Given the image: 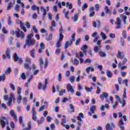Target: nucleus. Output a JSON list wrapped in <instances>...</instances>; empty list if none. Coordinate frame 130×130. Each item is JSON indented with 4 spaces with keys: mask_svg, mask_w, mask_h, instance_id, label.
<instances>
[{
    "mask_svg": "<svg viewBox=\"0 0 130 130\" xmlns=\"http://www.w3.org/2000/svg\"><path fill=\"white\" fill-rule=\"evenodd\" d=\"M15 35L17 38L24 39V38L25 37V34L23 32V31H21L20 28H17V30H15Z\"/></svg>",
    "mask_w": 130,
    "mask_h": 130,
    "instance_id": "nucleus-1",
    "label": "nucleus"
},
{
    "mask_svg": "<svg viewBox=\"0 0 130 130\" xmlns=\"http://www.w3.org/2000/svg\"><path fill=\"white\" fill-rule=\"evenodd\" d=\"M3 59H6V58H8V59H11V58H12V55H11V49H6V54H4L3 55Z\"/></svg>",
    "mask_w": 130,
    "mask_h": 130,
    "instance_id": "nucleus-2",
    "label": "nucleus"
},
{
    "mask_svg": "<svg viewBox=\"0 0 130 130\" xmlns=\"http://www.w3.org/2000/svg\"><path fill=\"white\" fill-rule=\"evenodd\" d=\"M8 121H9V120H8V118L5 116H2L1 117L0 123L2 128H5V126H6V124H7V122H8Z\"/></svg>",
    "mask_w": 130,
    "mask_h": 130,
    "instance_id": "nucleus-3",
    "label": "nucleus"
},
{
    "mask_svg": "<svg viewBox=\"0 0 130 130\" xmlns=\"http://www.w3.org/2000/svg\"><path fill=\"white\" fill-rule=\"evenodd\" d=\"M13 57L14 61H18L19 64H22L23 63V58L18 57L17 53H14Z\"/></svg>",
    "mask_w": 130,
    "mask_h": 130,
    "instance_id": "nucleus-4",
    "label": "nucleus"
},
{
    "mask_svg": "<svg viewBox=\"0 0 130 130\" xmlns=\"http://www.w3.org/2000/svg\"><path fill=\"white\" fill-rule=\"evenodd\" d=\"M16 23L18 24H20V28L21 29H22V30H23L24 32H27L26 27H25L24 23L22 21L20 20V19H18L16 20Z\"/></svg>",
    "mask_w": 130,
    "mask_h": 130,
    "instance_id": "nucleus-5",
    "label": "nucleus"
},
{
    "mask_svg": "<svg viewBox=\"0 0 130 130\" xmlns=\"http://www.w3.org/2000/svg\"><path fill=\"white\" fill-rule=\"evenodd\" d=\"M35 44V40L30 39V40H25V45L27 46H33Z\"/></svg>",
    "mask_w": 130,
    "mask_h": 130,
    "instance_id": "nucleus-6",
    "label": "nucleus"
},
{
    "mask_svg": "<svg viewBox=\"0 0 130 130\" xmlns=\"http://www.w3.org/2000/svg\"><path fill=\"white\" fill-rule=\"evenodd\" d=\"M82 118H84V114L82 113H80L79 114V116H77V119L79 120L78 122V126H81V125H82V122H81L83 121V119Z\"/></svg>",
    "mask_w": 130,
    "mask_h": 130,
    "instance_id": "nucleus-7",
    "label": "nucleus"
},
{
    "mask_svg": "<svg viewBox=\"0 0 130 130\" xmlns=\"http://www.w3.org/2000/svg\"><path fill=\"white\" fill-rule=\"evenodd\" d=\"M13 99H15V95L14 93L10 94V97L8 99V102L7 103V105L9 107L12 106V102H13Z\"/></svg>",
    "mask_w": 130,
    "mask_h": 130,
    "instance_id": "nucleus-8",
    "label": "nucleus"
},
{
    "mask_svg": "<svg viewBox=\"0 0 130 130\" xmlns=\"http://www.w3.org/2000/svg\"><path fill=\"white\" fill-rule=\"evenodd\" d=\"M95 110H96V107H95V105L90 106L89 108L90 111L88 112V115H89V116H92V114L95 113Z\"/></svg>",
    "mask_w": 130,
    "mask_h": 130,
    "instance_id": "nucleus-9",
    "label": "nucleus"
},
{
    "mask_svg": "<svg viewBox=\"0 0 130 130\" xmlns=\"http://www.w3.org/2000/svg\"><path fill=\"white\" fill-rule=\"evenodd\" d=\"M117 22L116 23V25L117 26L116 27V29H120L121 28V23L122 22L120 20V18L119 17H117L116 18Z\"/></svg>",
    "mask_w": 130,
    "mask_h": 130,
    "instance_id": "nucleus-10",
    "label": "nucleus"
},
{
    "mask_svg": "<svg viewBox=\"0 0 130 130\" xmlns=\"http://www.w3.org/2000/svg\"><path fill=\"white\" fill-rule=\"evenodd\" d=\"M10 115H11V116H12V117H13L14 118L15 122H17L18 121V116H17V115L15 113L14 110H10Z\"/></svg>",
    "mask_w": 130,
    "mask_h": 130,
    "instance_id": "nucleus-11",
    "label": "nucleus"
},
{
    "mask_svg": "<svg viewBox=\"0 0 130 130\" xmlns=\"http://www.w3.org/2000/svg\"><path fill=\"white\" fill-rule=\"evenodd\" d=\"M31 113L32 114L33 120H34V121H36L37 120V116H36V114H37V113L35 112V108L34 107L31 108Z\"/></svg>",
    "mask_w": 130,
    "mask_h": 130,
    "instance_id": "nucleus-12",
    "label": "nucleus"
},
{
    "mask_svg": "<svg viewBox=\"0 0 130 130\" xmlns=\"http://www.w3.org/2000/svg\"><path fill=\"white\" fill-rule=\"evenodd\" d=\"M115 128V125L114 124H112L110 125V124L107 123L106 125V130H113V128Z\"/></svg>",
    "mask_w": 130,
    "mask_h": 130,
    "instance_id": "nucleus-13",
    "label": "nucleus"
},
{
    "mask_svg": "<svg viewBox=\"0 0 130 130\" xmlns=\"http://www.w3.org/2000/svg\"><path fill=\"white\" fill-rule=\"evenodd\" d=\"M117 57L120 59H123V58H124V53L120 51H118V55H117Z\"/></svg>",
    "mask_w": 130,
    "mask_h": 130,
    "instance_id": "nucleus-14",
    "label": "nucleus"
},
{
    "mask_svg": "<svg viewBox=\"0 0 130 130\" xmlns=\"http://www.w3.org/2000/svg\"><path fill=\"white\" fill-rule=\"evenodd\" d=\"M67 89L68 92H71V93H75V90L71 84H68L67 85Z\"/></svg>",
    "mask_w": 130,
    "mask_h": 130,
    "instance_id": "nucleus-15",
    "label": "nucleus"
},
{
    "mask_svg": "<svg viewBox=\"0 0 130 130\" xmlns=\"http://www.w3.org/2000/svg\"><path fill=\"white\" fill-rule=\"evenodd\" d=\"M108 96H109V95L107 92H104V93H103V94L100 95V98H101V99L102 100V101H103V100H104V98L107 99V98H108Z\"/></svg>",
    "mask_w": 130,
    "mask_h": 130,
    "instance_id": "nucleus-16",
    "label": "nucleus"
},
{
    "mask_svg": "<svg viewBox=\"0 0 130 130\" xmlns=\"http://www.w3.org/2000/svg\"><path fill=\"white\" fill-rule=\"evenodd\" d=\"M124 124V122H123V119L122 118H121L119 121V127L120 129L121 130H124V126L123 125Z\"/></svg>",
    "mask_w": 130,
    "mask_h": 130,
    "instance_id": "nucleus-17",
    "label": "nucleus"
},
{
    "mask_svg": "<svg viewBox=\"0 0 130 130\" xmlns=\"http://www.w3.org/2000/svg\"><path fill=\"white\" fill-rule=\"evenodd\" d=\"M89 17H94L95 16V11H94V7H90L89 9Z\"/></svg>",
    "mask_w": 130,
    "mask_h": 130,
    "instance_id": "nucleus-18",
    "label": "nucleus"
},
{
    "mask_svg": "<svg viewBox=\"0 0 130 130\" xmlns=\"http://www.w3.org/2000/svg\"><path fill=\"white\" fill-rule=\"evenodd\" d=\"M30 9L32 11H36L37 10V13L39 14V7L38 6H36V5H32Z\"/></svg>",
    "mask_w": 130,
    "mask_h": 130,
    "instance_id": "nucleus-19",
    "label": "nucleus"
},
{
    "mask_svg": "<svg viewBox=\"0 0 130 130\" xmlns=\"http://www.w3.org/2000/svg\"><path fill=\"white\" fill-rule=\"evenodd\" d=\"M72 20H73L74 22H77L78 20H79V14L75 13L74 16L72 17Z\"/></svg>",
    "mask_w": 130,
    "mask_h": 130,
    "instance_id": "nucleus-20",
    "label": "nucleus"
},
{
    "mask_svg": "<svg viewBox=\"0 0 130 130\" xmlns=\"http://www.w3.org/2000/svg\"><path fill=\"white\" fill-rule=\"evenodd\" d=\"M24 68L25 70H27V71H31L32 70V67L27 63H25L24 64Z\"/></svg>",
    "mask_w": 130,
    "mask_h": 130,
    "instance_id": "nucleus-21",
    "label": "nucleus"
},
{
    "mask_svg": "<svg viewBox=\"0 0 130 130\" xmlns=\"http://www.w3.org/2000/svg\"><path fill=\"white\" fill-rule=\"evenodd\" d=\"M35 51H36V50H35V49H32V50H30L29 51V52L30 53V56H31V57H32L33 58H35V57H36Z\"/></svg>",
    "mask_w": 130,
    "mask_h": 130,
    "instance_id": "nucleus-22",
    "label": "nucleus"
},
{
    "mask_svg": "<svg viewBox=\"0 0 130 130\" xmlns=\"http://www.w3.org/2000/svg\"><path fill=\"white\" fill-rule=\"evenodd\" d=\"M56 27V22L55 20H53L52 21V25L50 27L51 31H53V27Z\"/></svg>",
    "mask_w": 130,
    "mask_h": 130,
    "instance_id": "nucleus-23",
    "label": "nucleus"
},
{
    "mask_svg": "<svg viewBox=\"0 0 130 130\" xmlns=\"http://www.w3.org/2000/svg\"><path fill=\"white\" fill-rule=\"evenodd\" d=\"M76 55L77 58H80V57H84V54L83 52H82V51H80L79 52V53H76Z\"/></svg>",
    "mask_w": 130,
    "mask_h": 130,
    "instance_id": "nucleus-24",
    "label": "nucleus"
},
{
    "mask_svg": "<svg viewBox=\"0 0 130 130\" xmlns=\"http://www.w3.org/2000/svg\"><path fill=\"white\" fill-rule=\"evenodd\" d=\"M47 85H48V80L47 79H45V85L43 87V89L44 91H46V89H47Z\"/></svg>",
    "mask_w": 130,
    "mask_h": 130,
    "instance_id": "nucleus-25",
    "label": "nucleus"
},
{
    "mask_svg": "<svg viewBox=\"0 0 130 130\" xmlns=\"http://www.w3.org/2000/svg\"><path fill=\"white\" fill-rule=\"evenodd\" d=\"M44 121H45V118H44V117H42L40 120L37 121L38 124L40 125V124H42Z\"/></svg>",
    "mask_w": 130,
    "mask_h": 130,
    "instance_id": "nucleus-26",
    "label": "nucleus"
},
{
    "mask_svg": "<svg viewBox=\"0 0 130 130\" xmlns=\"http://www.w3.org/2000/svg\"><path fill=\"white\" fill-rule=\"evenodd\" d=\"M12 72V70H11V68L10 67H8L6 70L5 71V72H4V75H10V74H11Z\"/></svg>",
    "mask_w": 130,
    "mask_h": 130,
    "instance_id": "nucleus-27",
    "label": "nucleus"
},
{
    "mask_svg": "<svg viewBox=\"0 0 130 130\" xmlns=\"http://www.w3.org/2000/svg\"><path fill=\"white\" fill-rule=\"evenodd\" d=\"M99 54L101 57H106L107 54L103 51H100L99 52Z\"/></svg>",
    "mask_w": 130,
    "mask_h": 130,
    "instance_id": "nucleus-28",
    "label": "nucleus"
},
{
    "mask_svg": "<svg viewBox=\"0 0 130 130\" xmlns=\"http://www.w3.org/2000/svg\"><path fill=\"white\" fill-rule=\"evenodd\" d=\"M106 76L108 78H112V73L110 72L109 70H107L106 72Z\"/></svg>",
    "mask_w": 130,
    "mask_h": 130,
    "instance_id": "nucleus-29",
    "label": "nucleus"
},
{
    "mask_svg": "<svg viewBox=\"0 0 130 130\" xmlns=\"http://www.w3.org/2000/svg\"><path fill=\"white\" fill-rule=\"evenodd\" d=\"M90 72H93L94 71V68L93 67H87L85 71L87 74H89L90 73Z\"/></svg>",
    "mask_w": 130,
    "mask_h": 130,
    "instance_id": "nucleus-30",
    "label": "nucleus"
},
{
    "mask_svg": "<svg viewBox=\"0 0 130 130\" xmlns=\"http://www.w3.org/2000/svg\"><path fill=\"white\" fill-rule=\"evenodd\" d=\"M101 49V47L100 46V48H98L97 46H94L93 47V50L94 52H96V53H98L99 51H100V50Z\"/></svg>",
    "mask_w": 130,
    "mask_h": 130,
    "instance_id": "nucleus-31",
    "label": "nucleus"
},
{
    "mask_svg": "<svg viewBox=\"0 0 130 130\" xmlns=\"http://www.w3.org/2000/svg\"><path fill=\"white\" fill-rule=\"evenodd\" d=\"M6 81V75L3 74L2 76H0V82H4Z\"/></svg>",
    "mask_w": 130,
    "mask_h": 130,
    "instance_id": "nucleus-32",
    "label": "nucleus"
},
{
    "mask_svg": "<svg viewBox=\"0 0 130 130\" xmlns=\"http://www.w3.org/2000/svg\"><path fill=\"white\" fill-rule=\"evenodd\" d=\"M72 62L74 64V66H78L79 64V63L80 62V61L78 60L77 59H74L73 61Z\"/></svg>",
    "mask_w": 130,
    "mask_h": 130,
    "instance_id": "nucleus-33",
    "label": "nucleus"
},
{
    "mask_svg": "<svg viewBox=\"0 0 130 130\" xmlns=\"http://www.w3.org/2000/svg\"><path fill=\"white\" fill-rule=\"evenodd\" d=\"M8 25L9 26L13 25V21H12V17L10 16H8Z\"/></svg>",
    "mask_w": 130,
    "mask_h": 130,
    "instance_id": "nucleus-34",
    "label": "nucleus"
},
{
    "mask_svg": "<svg viewBox=\"0 0 130 130\" xmlns=\"http://www.w3.org/2000/svg\"><path fill=\"white\" fill-rule=\"evenodd\" d=\"M19 121H20V124H22V126H25V124L23 122V117L22 116L19 117Z\"/></svg>",
    "mask_w": 130,
    "mask_h": 130,
    "instance_id": "nucleus-35",
    "label": "nucleus"
},
{
    "mask_svg": "<svg viewBox=\"0 0 130 130\" xmlns=\"http://www.w3.org/2000/svg\"><path fill=\"white\" fill-rule=\"evenodd\" d=\"M33 36H34V34H30L28 35L26 37V40H31L32 37H33Z\"/></svg>",
    "mask_w": 130,
    "mask_h": 130,
    "instance_id": "nucleus-36",
    "label": "nucleus"
},
{
    "mask_svg": "<svg viewBox=\"0 0 130 130\" xmlns=\"http://www.w3.org/2000/svg\"><path fill=\"white\" fill-rule=\"evenodd\" d=\"M104 10L105 11L106 14H109L110 13V10L108 9V6H106L104 8Z\"/></svg>",
    "mask_w": 130,
    "mask_h": 130,
    "instance_id": "nucleus-37",
    "label": "nucleus"
},
{
    "mask_svg": "<svg viewBox=\"0 0 130 130\" xmlns=\"http://www.w3.org/2000/svg\"><path fill=\"white\" fill-rule=\"evenodd\" d=\"M69 107L71 110V112H75V108L72 104H70L69 105Z\"/></svg>",
    "mask_w": 130,
    "mask_h": 130,
    "instance_id": "nucleus-38",
    "label": "nucleus"
},
{
    "mask_svg": "<svg viewBox=\"0 0 130 130\" xmlns=\"http://www.w3.org/2000/svg\"><path fill=\"white\" fill-rule=\"evenodd\" d=\"M32 124V123L31 122H29L28 124L27 127L24 128V130H30L31 128V125Z\"/></svg>",
    "mask_w": 130,
    "mask_h": 130,
    "instance_id": "nucleus-39",
    "label": "nucleus"
},
{
    "mask_svg": "<svg viewBox=\"0 0 130 130\" xmlns=\"http://www.w3.org/2000/svg\"><path fill=\"white\" fill-rule=\"evenodd\" d=\"M80 42H81V38H78L75 42V45L78 46L80 44Z\"/></svg>",
    "mask_w": 130,
    "mask_h": 130,
    "instance_id": "nucleus-40",
    "label": "nucleus"
},
{
    "mask_svg": "<svg viewBox=\"0 0 130 130\" xmlns=\"http://www.w3.org/2000/svg\"><path fill=\"white\" fill-rule=\"evenodd\" d=\"M122 34L123 38L124 39H126V31H125V30H123L122 31Z\"/></svg>",
    "mask_w": 130,
    "mask_h": 130,
    "instance_id": "nucleus-41",
    "label": "nucleus"
},
{
    "mask_svg": "<svg viewBox=\"0 0 130 130\" xmlns=\"http://www.w3.org/2000/svg\"><path fill=\"white\" fill-rule=\"evenodd\" d=\"M10 86L12 90L16 91V87H15V85H14L13 83H10Z\"/></svg>",
    "mask_w": 130,
    "mask_h": 130,
    "instance_id": "nucleus-42",
    "label": "nucleus"
},
{
    "mask_svg": "<svg viewBox=\"0 0 130 130\" xmlns=\"http://www.w3.org/2000/svg\"><path fill=\"white\" fill-rule=\"evenodd\" d=\"M13 41H14V38H13L12 37H10L9 39V44L11 45V44L13 43Z\"/></svg>",
    "mask_w": 130,
    "mask_h": 130,
    "instance_id": "nucleus-43",
    "label": "nucleus"
},
{
    "mask_svg": "<svg viewBox=\"0 0 130 130\" xmlns=\"http://www.w3.org/2000/svg\"><path fill=\"white\" fill-rule=\"evenodd\" d=\"M59 39H58V41H61V40H62V39H63V35H62V34H59Z\"/></svg>",
    "mask_w": 130,
    "mask_h": 130,
    "instance_id": "nucleus-44",
    "label": "nucleus"
},
{
    "mask_svg": "<svg viewBox=\"0 0 130 130\" xmlns=\"http://www.w3.org/2000/svg\"><path fill=\"white\" fill-rule=\"evenodd\" d=\"M12 2H10L7 6V10L9 11V10H11V8H12Z\"/></svg>",
    "mask_w": 130,
    "mask_h": 130,
    "instance_id": "nucleus-45",
    "label": "nucleus"
},
{
    "mask_svg": "<svg viewBox=\"0 0 130 130\" xmlns=\"http://www.w3.org/2000/svg\"><path fill=\"white\" fill-rule=\"evenodd\" d=\"M87 8H88V5H87V4L85 3L82 7V10L84 11V10H85V9H87Z\"/></svg>",
    "mask_w": 130,
    "mask_h": 130,
    "instance_id": "nucleus-46",
    "label": "nucleus"
},
{
    "mask_svg": "<svg viewBox=\"0 0 130 130\" xmlns=\"http://www.w3.org/2000/svg\"><path fill=\"white\" fill-rule=\"evenodd\" d=\"M101 35L102 37L103 40H104L106 38H107L106 35H105V34L103 33V32H101Z\"/></svg>",
    "mask_w": 130,
    "mask_h": 130,
    "instance_id": "nucleus-47",
    "label": "nucleus"
},
{
    "mask_svg": "<svg viewBox=\"0 0 130 130\" xmlns=\"http://www.w3.org/2000/svg\"><path fill=\"white\" fill-rule=\"evenodd\" d=\"M21 100H22V96L20 95H19L17 99V101L18 103H20L21 102Z\"/></svg>",
    "mask_w": 130,
    "mask_h": 130,
    "instance_id": "nucleus-48",
    "label": "nucleus"
},
{
    "mask_svg": "<svg viewBox=\"0 0 130 130\" xmlns=\"http://www.w3.org/2000/svg\"><path fill=\"white\" fill-rule=\"evenodd\" d=\"M52 40V34H50L48 38L47 39V41H49Z\"/></svg>",
    "mask_w": 130,
    "mask_h": 130,
    "instance_id": "nucleus-49",
    "label": "nucleus"
},
{
    "mask_svg": "<svg viewBox=\"0 0 130 130\" xmlns=\"http://www.w3.org/2000/svg\"><path fill=\"white\" fill-rule=\"evenodd\" d=\"M60 41H57V43H56V47L58 48L60 47Z\"/></svg>",
    "mask_w": 130,
    "mask_h": 130,
    "instance_id": "nucleus-50",
    "label": "nucleus"
},
{
    "mask_svg": "<svg viewBox=\"0 0 130 130\" xmlns=\"http://www.w3.org/2000/svg\"><path fill=\"white\" fill-rule=\"evenodd\" d=\"M22 92V88L21 87H18V90H17V94L18 95H21V93Z\"/></svg>",
    "mask_w": 130,
    "mask_h": 130,
    "instance_id": "nucleus-51",
    "label": "nucleus"
},
{
    "mask_svg": "<svg viewBox=\"0 0 130 130\" xmlns=\"http://www.w3.org/2000/svg\"><path fill=\"white\" fill-rule=\"evenodd\" d=\"M48 64V59H46L45 62L44 66V69H46V68H47Z\"/></svg>",
    "mask_w": 130,
    "mask_h": 130,
    "instance_id": "nucleus-52",
    "label": "nucleus"
},
{
    "mask_svg": "<svg viewBox=\"0 0 130 130\" xmlns=\"http://www.w3.org/2000/svg\"><path fill=\"white\" fill-rule=\"evenodd\" d=\"M64 123H67V120H66V119H62V122L61 124L63 125V126H64V125H66Z\"/></svg>",
    "mask_w": 130,
    "mask_h": 130,
    "instance_id": "nucleus-53",
    "label": "nucleus"
},
{
    "mask_svg": "<svg viewBox=\"0 0 130 130\" xmlns=\"http://www.w3.org/2000/svg\"><path fill=\"white\" fill-rule=\"evenodd\" d=\"M43 87V85L42 84V83L40 82V83H39V88H38V90H42Z\"/></svg>",
    "mask_w": 130,
    "mask_h": 130,
    "instance_id": "nucleus-54",
    "label": "nucleus"
},
{
    "mask_svg": "<svg viewBox=\"0 0 130 130\" xmlns=\"http://www.w3.org/2000/svg\"><path fill=\"white\" fill-rule=\"evenodd\" d=\"M40 47L41 48V49H44L45 48V46L44 45V44L43 43H41L40 44Z\"/></svg>",
    "mask_w": 130,
    "mask_h": 130,
    "instance_id": "nucleus-55",
    "label": "nucleus"
},
{
    "mask_svg": "<svg viewBox=\"0 0 130 130\" xmlns=\"http://www.w3.org/2000/svg\"><path fill=\"white\" fill-rule=\"evenodd\" d=\"M58 81L61 82V73H59L58 75Z\"/></svg>",
    "mask_w": 130,
    "mask_h": 130,
    "instance_id": "nucleus-56",
    "label": "nucleus"
},
{
    "mask_svg": "<svg viewBox=\"0 0 130 130\" xmlns=\"http://www.w3.org/2000/svg\"><path fill=\"white\" fill-rule=\"evenodd\" d=\"M21 78L22 80H26V75H25V73H22L21 75Z\"/></svg>",
    "mask_w": 130,
    "mask_h": 130,
    "instance_id": "nucleus-57",
    "label": "nucleus"
},
{
    "mask_svg": "<svg viewBox=\"0 0 130 130\" xmlns=\"http://www.w3.org/2000/svg\"><path fill=\"white\" fill-rule=\"evenodd\" d=\"M10 126L11 128H15V123H14V121H11L10 122Z\"/></svg>",
    "mask_w": 130,
    "mask_h": 130,
    "instance_id": "nucleus-58",
    "label": "nucleus"
},
{
    "mask_svg": "<svg viewBox=\"0 0 130 130\" xmlns=\"http://www.w3.org/2000/svg\"><path fill=\"white\" fill-rule=\"evenodd\" d=\"M64 47L65 49H67L68 48V47H69V42L66 41L65 42V44L64 45Z\"/></svg>",
    "mask_w": 130,
    "mask_h": 130,
    "instance_id": "nucleus-59",
    "label": "nucleus"
},
{
    "mask_svg": "<svg viewBox=\"0 0 130 130\" xmlns=\"http://www.w3.org/2000/svg\"><path fill=\"white\" fill-rule=\"evenodd\" d=\"M62 31H63V28L62 27V26H61L59 29V34H62Z\"/></svg>",
    "mask_w": 130,
    "mask_h": 130,
    "instance_id": "nucleus-60",
    "label": "nucleus"
},
{
    "mask_svg": "<svg viewBox=\"0 0 130 130\" xmlns=\"http://www.w3.org/2000/svg\"><path fill=\"white\" fill-rule=\"evenodd\" d=\"M39 62L40 66H42V64H43V59L42 57L40 58Z\"/></svg>",
    "mask_w": 130,
    "mask_h": 130,
    "instance_id": "nucleus-61",
    "label": "nucleus"
},
{
    "mask_svg": "<svg viewBox=\"0 0 130 130\" xmlns=\"http://www.w3.org/2000/svg\"><path fill=\"white\" fill-rule=\"evenodd\" d=\"M115 88L116 89L117 91V92H119V90H120V89H119V85L118 84H115Z\"/></svg>",
    "mask_w": 130,
    "mask_h": 130,
    "instance_id": "nucleus-62",
    "label": "nucleus"
},
{
    "mask_svg": "<svg viewBox=\"0 0 130 130\" xmlns=\"http://www.w3.org/2000/svg\"><path fill=\"white\" fill-rule=\"evenodd\" d=\"M25 61L27 62V63H31V59L30 58H26Z\"/></svg>",
    "mask_w": 130,
    "mask_h": 130,
    "instance_id": "nucleus-63",
    "label": "nucleus"
},
{
    "mask_svg": "<svg viewBox=\"0 0 130 130\" xmlns=\"http://www.w3.org/2000/svg\"><path fill=\"white\" fill-rule=\"evenodd\" d=\"M99 4H95V11H98L99 10Z\"/></svg>",
    "mask_w": 130,
    "mask_h": 130,
    "instance_id": "nucleus-64",
    "label": "nucleus"
}]
</instances>
